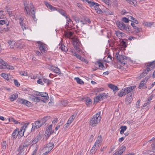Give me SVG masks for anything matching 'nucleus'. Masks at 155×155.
Masks as SVG:
<instances>
[{
	"label": "nucleus",
	"mask_w": 155,
	"mask_h": 155,
	"mask_svg": "<svg viewBox=\"0 0 155 155\" xmlns=\"http://www.w3.org/2000/svg\"><path fill=\"white\" fill-rule=\"evenodd\" d=\"M97 145L95 143L94 146L92 147L91 149V152L92 153H94L97 150Z\"/></svg>",
	"instance_id": "obj_24"
},
{
	"label": "nucleus",
	"mask_w": 155,
	"mask_h": 155,
	"mask_svg": "<svg viewBox=\"0 0 155 155\" xmlns=\"http://www.w3.org/2000/svg\"><path fill=\"white\" fill-rule=\"evenodd\" d=\"M39 49L42 53H45L46 51L45 45L39 41L38 42Z\"/></svg>",
	"instance_id": "obj_11"
},
{
	"label": "nucleus",
	"mask_w": 155,
	"mask_h": 155,
	"mask_svg": "<svg viewBox=\"0 0 155 155\" xmlns=\"http://www.w3.org/2000/svg\"><path fill=\"white\" fill-rule=\"evenodd\" d=\"M154 66H155V61L149 63L148 64H147V65L146 69L143 70L146 72V73L147 74L149 71L151 70L152 68V67Z\"/></svg>",
	"instance_id": "obj_10"
},
{
	"label": "nucleus",
	"mask_w": 155,
	"mask_h": 155,
	"mask_svg": "<svg viewBox=\"0 0 155 155\" xmlns=\"http://www.w3.org/2000/svg\"><path fill=\"white\" fill-rule=\"evenodd\" d=\"M25 147V146H24L23 145V146H21V145L20 146L18 150V151H21Z\"/></svg>",
	"instance_id": "obj_60"
},
{
	"label": "nucleus",
	"mask_w": 155,
	"mask_h": 155,
	"mask_svg": "<svg viewBox=\"0 0 155 155\" xmlns=\"http://www.w3.org/2000/svg\"><path fill=\"white\" fill-rule=\"evenodd\" d=\"M74 80L76 81L77 83L78 84H84L83 81L79 78H75Z\"/></svg>",
	"instance_id": "obj_38"
},
{
	"label": "nucleus",
	"mask_w": 155,
	"mask_h": 155,
	"mask_svg": "<svg viewBox=\"0 0 155 155\" xmlns=\"http://www.w3.org/2000/svg\"><path fill=\"white\" fill-rule=\"evenodd\" d=\"M24 5L25 8V10H26L27 14L28 15H30V11L32 17L33 19L35 21L36 20V19L35 18V12L34 9V6L31 3H30V4H27V1H25L24 2Z\"/></svg>",
	"instance_id": "obj_1"
},
{
	"label": "nucleus",
	"mask_w": 155,
	"mask_h": 155,
	"mask_svg": "<svg viewBox=\"0 0 155 155\" xmlns=\"http://www.w3.org/2000/svg\"><path fill=\"white\" fill-rule=\"evenodd\" d=\"M75 116L74 115H73L70 117L66 124V127H68L69 126V125L73 121L74 119L75 118Z\"/></svg>",
	"instance_id": "obj_15"
},
{
	"label": "nucleus",
	"mask_w": 155,
	"mask_h": 155,
	"mask_svg": "<svg viewBox=\"0 0 155 155\" xmlns=\"http://www.w3.org/2000/svg\"><path fill=\"white\" fill-rule=\"evenodd\" d=\"M52 129V125L51 124L48 126L45 131V135L46 137H48L51 134H52L54 132V131H51Z\"/></svg>",
	"instance_id": "obj_7"
},
{
	"label": "nucleus",
	"mask_w": 155,
	"mask_h": 155,
	"mask_svg": "<svg viewBox=\"0 0 155 155\" xmlns=\"http://www.w3.org/2000/svg\"><path fill=\"white\" fill-rule=\"evenodd\" d=\"M40 96L44 97L45 99H43V98H41V101H43L44 103H45L46 101L49 98L48 94L46 93L41 92Z\"/></svg>",
	"instance_id": "obj_12"
},
{
	"label": "nucleus",
	"mask_w": 155,
	"mask_h": 155,
	"mask_svg": "<svg viewBox=\"0 0 155 155\" xmlns=\"http://www.w3.org/2000/svg\"><path fill=\"white\" fill-rule=\"evenodd\" d=\"M125 89H122L118 94V95L119 96L122 97L123 95H125L126 94V92L125 91Z\"/></svg>",
	"instance_id": "obj_26"
},
{
	"label": "nucleus",
	"mask_w": 155,
	"mask_h": 155,
	"mask_svg": "<svg viewBox=\"0 0 155 155\" xmlns=\"http://www.w3.org/2000/svg\"><path fill=\"white\" fill-rule=\"evenodd\" d=\"M18 101L20 103L25 105V102H26L27 100L21 99H18Z\"/></svg>",
	"instance_id": "obj_45"
},
{
	"label": "nucleus",
	"mask_w": 155,
	"mask_h": 155,
	"mask_svg": "<svg viewBox=\"0 0 155 155\" xmlns=\"http://www.w3.org/2000/svg\"><path fill=\"white\" fill-rule=\"evenodd\" d=\"M54 144L53 143H49L46 145V146L48 147V151H51V150L53 149L54 147Z\"/></svg>",
	"instance_id": "obj_29"
},
{
	"label": "nucleus",
	"mask_w": 155,
	"mask_h": 155,
	"mask_svg": "<svg viewBox=\"0 0 155 155\" xmlns=\"http://www.w3.org/2000/svg\"><path fill=\"white\" fill-rule=\"evenodd\" d=\"M145 81H142L140 83L139 86L138 87V88L140 89L141 88V87H143L144 85L145 84V83H144Z\"/></svg>",
	"instance_id": "obj_50"
},
{
	"label": "nucleus",
	"mask_w": 155,
	"mask_h": 155,
	"mask_svg": "<svg viewBox=\"0 0 155 155\" xmlns=\"http://www.w3.org/2000/svg\"><path fill=\"white\" fill-rule=\"evenodd\" d=\"M17 136L18 137V129L17 128L15 130L12 134V137L13 138H16Z\"/></svg>",
	"instance_id": "obj_21"
},
{
	"label": "nucleus",
	"mask_w": 155,
	"mask_h": 155,
	"mask_svg": "<svg viewBox=\"0 0 155 155\" xmlns=\"http://www.w3.org/2000/svg\"><path fill=\"white\" fill-rule=\"evenodd\" d=\"M24 132H20L19 131V129H18V138H20L24 135Z\"/></svg>",
	"instance_id": "obj_49"
},
{
	"label": "nucleus",
	"mask_w": 155,
	"mask_h": 155,
	"mask_svg": "<svg viewBox=\"0 0 155 155\" xmlns=\"http://www.w3.org/2000/svg\"><path fill=\"white\" fill-rule=\"evenodd\" d=\"M19 23L23 31H26L28 29V26L24 22V19L22 18H20L19 19Z\"/></svg>",
	"instance_id": "obj_8"
},
{
	"label": "nucleus",
	"mask_w": 155,
	"mask_h": 155,
	"mask_svg": "<svg viewBox=\"0 0 155 155\" xmlns=\"http://www.w3.org/2000/svg\"><path fill=\"white\" fill-rule=\"evenodd\" d=\"M45 4L46 6L49 8L51 11H54L56 10L55 7L53 6L48 2H45Z\"/></svg>",
	"instance_id": "obj_17"
},
{
	"label": "nucleus",
	"mask_w": 155,
	"mask_h": 155,
	"mask_svg": "<svg viewBox=\"0 0 155 155\" xmlns=\"http://www.w3.org/2000/svg\"><path fill=\"white\" fill-rule=\"evenodd\" d=\"M121 45L124 48H125L127 46V44L126 42L123 41V40L122 41V42L121 43Z\"/></svg>",
	"instance_id": "obj_53"
},
{
	"label": "nucleus",
	"mask_w": 155,
	"mask_h": 155,
	"mask_svg": "<svg viewBox=\"0 0 155 155\" xmlns=\"http://www.w3.org/2000/svg\"><path fill=\"white\" fill-rule=\"evenodd\" d=\"M4 11H0V26L5 24L8 25L9 23L8 20L4 18Z\"/></svg>",
	"instance_id": "obj_4"
},
{
	"label": "nucleus",
	"mask_w": 155,
	"mask_h": 155,
	"mask_svg": "<svg viewBox=\"0 0 155 155\" xmlns=\"http://www.w3.org/2000/svg\"><path fill=\"white\" fill-rule=\"evenodd\" d=\"M48 147H47V146H45V147L43 149L42 151H43V154L44 155H45L46 154H47L50 151H48Z\"/></svg>",
	"instance_id": "obj_35"
},
{
	"label": "nucleus",
	"mask_w": 155,
	"mask_h": 155,
	"mask_svg": "<svg viewBox=\"0 0 155 155\" xmlns=\"http://www.w3.org/2000/svg\"><path fill=\"white\" fill-rule=\"evenodd\" d=\"M20 74L22 76H27L28 74L25 71H21L19 72Z\"/></svg>",
	"instance_id": "obj_51"
},
{
	"label": "nucleus",
	"mask_w": 155,
	"mask_h": 155,
	"mask_svg": "<svg viewBox=\"0 0 155 155\" xmlns=\"http://www.w3.org/2000/svg\"><path fill=\"white\" fill-rule=\"evenodd\" d=\"M58 12L61 14L62 15L65 17L66 18H68V16L66 15L64 11L62 9H60L58 10Z\"/></svg>",
	"instance_id": "obj_42"
},
{
	"label": "nucleus",
	"mask_w": 155,
	"mask_h": 155,
	"mask_svg": "<svg viewBox=\"0 0 155 155\" xmlns=\"http://www.w3.org/2000/svg\"><path fill=\"white\" fill-rule=\"evenodd\" d=\"M1 76L6 79L8 81H10L9 78L11 77V75H7L5 73H2L1 74Z\"/></svg>",
	"instance_id": "obj_22"
},
{
	"label": "nucleus",
	"mask_w": 155,
	"mask_h": 155,
	"mask_svg": "<svg viewBox=\"0 0 155 155\" xmlns=\"http://www.w3.org/2000/svg\"><path fill=\"white\" fill-rule=\"evenodd\" d=\"M8 43L9 45L11 48H13L14 47L15 45V43L14 41H8Z\"/></svg>",
	"instance_id": "obj_41"
},
{
	"label": "nucleus",
	"mask_w": 155,
	"mask_h": 155,
	"mask_svg": "<svg viewBox=\"0 0 155 155\" xmlns=\"http://www.w3.org/2000/svg\"><path fill=\"white\" fill-rule=\"evenodd\" d=\"M108 86L111 89H112L114 92H116L118 90V87L114 84H108Z\"/></svg>",
	"instance_id": "obj_13"
},
{
	"label": "nucleus",
	"mask_w": 155,
	"mask_h": 155,
	"mask_svg": "<svg viewBox=\"0 0 155 155\" xmlns=\"http://www.w3.org/2000/svg\"><path fill=\"white\" fill-rule=\"evenodd\" d=\"M4 68H6L8 69L11 70L13 69L14 68V67L13 66L8 65L7 64H6V66H5Z\"/></svg>",
	"instance_id": "obj_48"
},
{
	"label": "nucleus",
	"mask_w": 155,
	"mask_h": 155,
	"mask_svg": "<svg viewBox=\"0 0 155 155\" xmlns=\"http://www.w3.org/2000/svg\"><path fill=\"white\" fill-rule=\"evenodd\" d=\"M147 74L146 73V72L143 70V72L141 74L140 77L141 78H143L144 76L146 75Z\"/></svg>",
	"instance_id": "obj_59"
},
{
	"label": "nucleus",
	"mask_w": 155,
	"mask_h": 155,
	"mask_svg": "<svg viewBox=\"0 0 155 155\" xmlns=\"http://www.w3.org/2000/svg\"><path fill=\"white\" fill-rule=\"evenodd\" d=\"M103 2H104L108 5H109L111 4V1L110 0H101Z\"/></svg>",
	"instance_id": "obj_52"
},
{
	"label": "nucleus",
	"mask_w": 155,
	"mask_h": 155,
	"mask_svg": "<svg viewBox=\"0 0 155 155\" xmlns=\"http://www.w3.org/2000/svg\"><path fill=\"white\" fill-rule=\"evenodd\" d=\"M97 139L95 143L97 145V147H99L100 145V143L102 141V138L101 136L100 137L99 136Z\"/></svg>",
	"instance_id": "obj_30"
},
{
	"label": "nucleus",
	"mask_w": 155,
	"mask_h": 155,
	"mask_svg": "<svg viewBox=\"0 0 155 155\" xmlns=\"http://www.w3.org/2000/svg\"><path fill=\"white\" fill-rule=\"evenodd\" d=\"M73 45L74 46L75 48L76 49L78 48V50L77 49V50H78V51H79L80 49L79 48H78V46L79 45V44L77 42V41L75 40L73 42Z\"/></svg>",
	"instance_id": "obj_32"
},
{
	"label": "nucleus",
	"mask_w": 155,
	"mask_h": 155,
	"mask_svg": "<svg viewBox=\"0 0 155 155\" xmlns=\"http://www.w3.org/2000/svg\"><path fill=\"white\" fill-rule=\"evenodd\" d=\"M18 94H15L13 95H11L10 97V99L11 101H13L15 100H16L18 97Z\"/></svg>",
	"instance_id": "obj_27"
},
{
	"label": "nucleus",
	"mask_w": 155,
	"mask_h": 155,
	"mask_svg": "<svg viewBox=\"0 0 155 155\" xmlns=\"http://www.w3.org/2000/svg\"><path fill=\"white\" fill-rule=\"evenodd\" d=\"M30 98L32 101L35 102H38L41 101V97H36L34 96H32L30 97Z\"/></svg>",
	"instance_id": "obj_14"
},
{
	"label": "nucleus",
	"mask_w": 155,
	"mask_h": 155,
	"mask_svg": "<svg viewBox=\"0 0 155 155\" xmlns=\"http://www.w3.org/2000/svg\"><path fill=\"white\" fill-rule=\"evenodd\" d=\"M122 20L123 21L126 23H128L129 21V18H127L125 17L122 18Z\"/></svg>",
	"instance_id": "obj_54"
},
{
	"label": "nucleus",
	"mask_w": 155,
	"mask_h": 155,
	"mask_svg": "<svg viewBox=\"0 0 155 155\" xmlns=\"http://www.w3.org/2000/svg\"><path fill=\"white\" fill-rule=\"evenodd\" d=\"M0 64H1V65H0V68L4 69V67L6 66L7 63L6 62H4L2 59H0Z\"/></svg>",
	"instance_id": "obj_20"
},
{
	"label": "nucleus",
	"mask_w": 155,
	"mask_h": 155,
	"mask_svg": "<svg viewBox=\"0 0 155 155\" xmlns=\"http://www.w3.org/2000/svg\"><path fill=\"white\" fill-rule=\"evenodd\" d=\"M141 29L140 28L137 27L134 30L136 32L138 33L140 31Z\"/></svg>",
	"instance_id": "obj_62"
},
{
	"label": "nucleus",
	"mask_w": 155,
	"mask_h": 155,
	"mask_svg": "<svg viewBox=\"0 0 155 155\" xmlns=\"http://www.w3.org/2000/svg\"><path fill=\"white\" fill-rule=\"evenodd\" d=\"M61 104L64 106H66L68 104V101L66 100L63 101L61 102Z\"/></svg>",
	"instance_id": "obj_55"
},
{
	"label": "nucleus",
	"mask_w": 155,
	"mask_h": 155,
	"mask_svg": "<svg viewBox=\"0 0 155 155\" xmlns=\"http://www.w3.org/2000/svg\"><path fill=\"white\" fill-rule=\"evenodd\" d=\"M13 80L15 85L17 87H19L20 85V84L18 82V81L15 79H13Z\"/></svg>",
	"instance_id": "obj_58"
},
{
	"label": "nucleus",
	"mask_w": 155,
	"mask_h": 155,
	"mask_svg": "<svg viewBox=\"0 0 155 155\" xmlns=\"http://www.w3.org/2000/svg\"><path fill=\"white\" fill-rule=\"evenodd\" d=\"M31 131H34L35 129L40 127L43 125L40 120H37L32 124Z\"/></svg>",
	"instance_id": "obj_6"
},
{
	"label": "nucleus",
	"mask_w": 155,
	"mask_h": 155,
	"mask_svg": "<svg viewBox=\"0 0 155 155\" xmlns=\"http://www.w3.org/2000/svg\"><path fill=\"white\" fill-rule=\"evenodd\" d=\"M153 23L151 22H144L143 24L147 27H150Z\"/></svg>",
	"instance_id": "obj_46"
},
{
	"label": "nucleus",
	"mask_w": 155,
	"mask_h": 155,
	"mask_svg": "<svg viewBox=\"0 0 155 155\" xmlns=\"http://www.w3.org/2000/svg\"><path fill=\"white\" fill-rule=\"evenodd\" d=\"M2 148L3 150L5 149L7 146V143L5 141H4L2 143Z\"/></svg>",
	"instance_id": "obj_57"
},
{
	"label": "nucleus",
	"mask_w": 155,
	"mask_h": 155,
	"mask_svg": "<svg viewBox=\"0 0 155 155\" xmlns=\"http://www.w3.org/2000/svg\"><path fill=\"white\" fill-rule=\"evenodd\" d=\"M50 116H46L43 118L41 120V123L43 125L46 122V121L50 118Z\"/></svg>",
	"instance_id": "obj_34"
},
{
	"label": "nucleus",
	"mask_w": 155,
	"mask_h": 155,
	"mask_svg": "<svg viewBox=\"0 0 155 155\" xmlns=\"http://www.w3.org/2000/svg\"><path fill=\"white\" fill-rule=\"evenodd\" d=\"M132 100V97L131 95L129 96H127L126 98V101L128 102V104H130Z\"/></svg>",
	"instance_id": "obj_33"
},
{
	"label": "nucleus",
	"mask_w": 155,
	"mask_h": 155,
	"mask_svg": "<svg viewBox=\"0 0 155 155\" xmlns=\"http://www.w3.org/2000/svg\"><path fill=\"white\" fill-rule=\"evenodd\" d=\"M41 137L40 135H37L35 138L32 141V143L33 144H35L40 140Z\"/></svg>",
	"instance_id": "obj_18"
},
{
	"label": "nucleus",
	"mask_w": 155,
	"mask_h": 155,
	"mask_svg": "<svg viewBox=\"0 0 155 155\" xmlns=\"http://www.w3.org/2000/svg\"><path fill=\"white\" fill-rule=\"evenodd\" d=\"M31 141H30L29 139H26L25 140L24 143V146H25V147H26L28 146H29V145H30L31 144Z\"/></svg>",
	"instance_id": "obj_28"
},
{
	"label": "nucleus",
	"mask_w": 155,
	"mask_h": 155,
	"mask_svg": "<svg viewBox=\"0 0 155 155\" xmlns=\"http://www.w3.org/2000/svg\"><path fill=\"white\" fill-rule=\"evenodd\" d=\"M103 88H97L95 90V92H99L103 90Z\"/></svg>",
	"instance_id": "obj_63"
},
{
	"label": "nucleus",
	"mask_w": 155,
	"mask_h": 155,
	"mask_svg": "<svg viewBox=\"0 0 155 155\" xmlns=\"http://www.w3.org/2000/svg\"><path fill=\"white\" fill-rule=\"evenodd\" d=\"M130 4L134 6H135L137 3V2L135 0H130L128 2Z\"/></svg>",
	"instance_id": "obj_47"
},
{
	"label": "nucleus",
	"mask_w": 155,
	"mask_h": 155,
	"mask_svg": "<svg viewBox=\"0 0 155 155\" xmlns=\"http://www.w3.org/2000/svg\"><path fill=\"white\" fill-rule=\"evenodd\" d=\"M135 86H131L130 87H126L125 88V91L126 92V94H127L132 91V90L135 88Z\"/></svg>",
	"instance_id": "obj_16"
},
{
	"label": "nucleus",
	"mask_w": 155,
	"mask_h": 155,
	"mask_svg": "<svg viewBox=\"0 0 155 155\" xmlns=\"http://www.w3.org/2000/svg\"><path fill=\"white\" fill-rule=\"evenodd\" d=\"M101 112H99L91 118L90 121V125L94 127L99 123L101 120V116L100 114Z\"/></svg>",
	"instance_id": "obj_2"
},
{
	"label": "nucleus",
	"mask_w": 155,
	"mask_h": 155,
	"mask_svg": "<svg viewBox=\"0 0 155 155\" xmlns=\"http://www.w3.org/2000/svg\"><path fill=\"white\" fill-rule=\"evenodd\" d=\"M9 23L7 25L6 24H4L3 25H6L7 27L6 28H3V31L5 32H7L10 30L11 28V26L9 25Z\"/></svg>",
	"instance_id": "obj_37"
},
{
	"label": "nucleus",
	"mask_w": 155,
	"mask_h": 155,
	"mask_svg": "<svg viewBox=\"0 0 155 155\" xmlns=\"http://www.w3.org/2000/svg\"><path fill=\"white\" fill-rule=\"evenodd\" d=\"M59 49L64 52H66L68 51L67 48L64 45H61Z\"/></svg>",
	"instance_id": "obj_31"
},
{
	"label": "nucleus",
	"mask_w": 155,
	"mask_h": 155,
	"mask_svg": "<svg viewBox=\"0 0 155 155\" xmlns=\"http://www.w3.org/2000/svg\"><path fill=\"white\" fill-rule=\"evenodd\" d=\"M85 104L87 105H90L92 104L91 100L90 98H87L85 100Z\"/></svg>",
	"instance_id": "obj_43"
},
{
	"label": "nucleus",
	"mask_w": 155,
	"mask_h": 155,
	"mask_svg": "<svg viewBox=\"0 0 155 155\" xmlns=\"http://www.w3.org/2000/svg\"><path fill=\"white\" fill-rule=\"evenodd\" d=\"M126 148L125 146H123L120 147V149L119 150L118 152L122 154L123 153L125 150Z\"/></svg>",
	"instance_id": "obj_39"
},
{
	"label": "nucleus",
	"mask_w": 155,
	"mask_h": 155,
	"mask_svg": "<svg viewBox=\"0 0 155 155\" xmlns=\"http://www.w3.org/2000/svg\"><path fill=\"white\" fill-rule=\"evenodd\" d=\"M74 55L77 58H81V57L80 55L76 53L75 52L74 54Z\"/></svg>",
	"instance_id": "obj_64"
},
{
	"label": "nucleus",
	"mask_w": 155,
	"mask_h": 155,
	"mask_svg": "<svg viewBox=\"0 0 155 155\" xmlns=\"http://www.w3.org/2000/svg\"><path fill=\"white\" fill-rule=\"evenodd\" d=\"M107 95L104 93L100 94L97 96L95 97L94 98V102H98L99 101L103 100L104 99L107 98Z\"/></svg>",
	"instance_id": "obj_5"
},
{
	"label": "nucleus",
	"mask_w": 155,
	"mask_h": 155,
	"mask_svg": "<svg viewBox=\"0 0 155 155\" xmlns=\"http://www.w3.org/2000/svg\"><path fill=\"white\" fill-rule=\"evenodd\" d=\"M73 35V33L71 31L68 32L65 34L66 37L70 38H71Z\"/></svg>",
	"instance_id": "obj_40"
},
{
	"label": "nucleus",
	"mask_w": 155,
	"mask_h": 155,
	"mask_svg": "<svg viewBox=\"0 0 155 155\" xmlns=\"http://www.w3.org/2000/svg\"><path fill=\"white\" fill-rule=\"evenodd\" d=\"M85 0L86 2L89 4V5L90 7L94 6V8L95 5L97 6L98 5V4L97 3L91 1H90L88 0Z\"/></svg>",
	"instance_id": "obj_23"
},
{
	"label": "nucleus",
	"mask_w": 155,
	"mask_h": 155,
	"mask_svg": "<svg viewBox=\"0 0 155 155\" xmlns=\"http://www.w3.org/2000/svg\"><path fill=\"white\" fill-rule=\"evenodd\" d=\"M99 5L98 4V6H95L94 7L95 9L96 10V11L98 13H100L101 12H102L100 8L99 7Z\"/></svg>",
	"instance_id": "obj_44"
},
{
	"label": "nucleus",
	"mask_w": 155,
	"mask_h": 155,
	"mask_svg": "<svg viewBox=\"0 0 155 155\" xmlns=\"http://www.w3.org/2000/svg\"><path fill=\"white\" fill-rule=\"evenodd\" d=\"M95 64L96 65H98V67L100 68L101 69H104V68H105V67L104 66L102 63L100 61V60H99L97 61L95 63Z\"/></svg>",
	"instance_id": "obj_19"
},
{
	"label": "nucleus",
	"mask_w": 155,
	"mask_h": 155,
	"mask_svg": "<svg viewBox=\"0 0 155 155\" xmlns=\"http://www.w3.org/2000/svg\"><path fill=\"white\" fill-rule=\"evenodd\" d=\"M48 67L50 70L53 71L58 75L61 74L60 69L57 67L49 65V66H48Z\"/></svg>",
	"instance_id": "obj_9"
},
{
	"label": "nucleus",
	"mask_w": 155,
	"mask_h": 155,
	"mask_svg": "<svg viewBox=\"0 0 155 155\" xmlns=\"http://www.w3.org/2000/svg\"><path fill=\"white\" fill-rule=\"evenodd\" d=\"M43 81L48 84H50L51 83V81H50L49 79H43Z\"/></svg>",
	"instance_id": "obj_56"
},
{
	"label": "nucleus",
	"mask_w": 155,
	"mask_h": 155,
	"mask_svg": "<svg viewBox=\"0 0 155 155\" xmlns=\"http://www.w3.org/2000/svg\"><path fill=\"white\" fill-rule=\"evenodd\" d=\"M115 34H116L117 36L120 39L122 37V36L124 34V33H123L119 31H116Z\"/></svg>",
	"instance_id": "obj_25"
},
{
	"label": "nucleus",
	"mask_w": 155,
	"mask_h": 155,
	"mask_svg": "<svg viewBox=\"0 0 155 155\" xmlns=\"http://www.w3.org/2000/svg\"><path fill=\"white\" fill-rule=\"evenodd\" d=\"M121 130L120 131V134H123L124 132L127 129V127L126 126H122L120 127Z\"/></svg>",
	"instance_id": "obj_36"
},
{
	"label": "nucleus",
	"mask_w": 155,
	"mask_h": 155,
	"mask_svg": "<svg viewBox=\"0 0 155 155\" xmlns=\"http://www.w3.org/2000/svg\"><path fill=\"white\" fill-rule=\"evenodd\" d=\"M116 24L120 30L126 31L127 32H130L131 28L129 25H126L123 22L120 21H117Z\"/></svg>",
	"instance_id": "obj_3"
},
{
	"label": "nucleus",
	"mask_w": 155,
	"mask_h": 155,
	"mask_svg": "<svg viewBox=\"0 0 155 155\" xmlns=\"http://www.w3.org/2000/svg\"><path fill=\"white\" fill-rule=\"evenodd\" d=\"M29 123H26L25 124L23 125V126H22V127H23V128L25 129V130L26 129L28 126L29 124Z\"/></svg>",
	"instance_id": "obj_61"
}]
</instances>
